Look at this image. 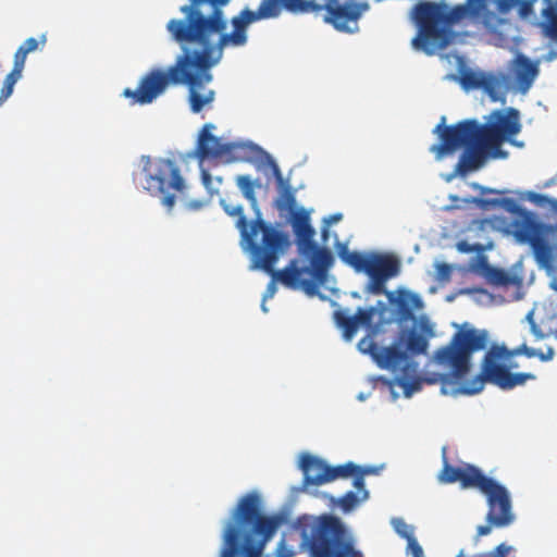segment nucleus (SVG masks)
Here are the masks:
<instances>
[{"mask_svg":"<svg viewBox=\"0 0 557 557\" xmlns=\"http://www.w3.org/2000/svg\"><path fill=\"white\" fill-rule=\"evenodd\" d=\"M220 205L227 215L236 218V227L251 253L253 268L271 269L272 263L277 262L280 256L289 246L288 235L267 223L261 214L256 215L255 220L249 223L242 205H232L224 199L220 201Z\"/></svg>","mask_w":557,"mask_h":557,"instance_id":"obj_5","label":"nucleus"},{"mask_svg":"<svg viewBox=\"0 0 557 557\" xmlns=\"http://www.w3.org/2000/svg\"><path fill=\"white\" fill-rule=\"evenodd\" d=\"M223 54L222 49L190 45L181 85L188 87L187 98L193 113H199L213 103L215 91L206 85L212 82L211 69L221 62Z\"/></svg>","mask_w":557,"mask_h":557,"instance_id":"obj_6","label":"nucleus"},{"mask_svg":"<svg viewBox=\"0 0 557 557\" xmlns=\"http://www.w3.org/2000/svg\"><path fill=\"white\" fill-rule=\"evenodd\" d=\"M487 337L485 330L463 326L447 345L440 347L434 352V361L449 371L442 381L448 383L466 377L471 368L472 355L486 348Z\"/></svg>","mask_w":557,"mask_h":557,"instance_id":"obj_7","label":"nucleus"},{"mask_svg":"<svg viewBox=\"0 0 557 557\" xmlns=\"http://www.w3.org/2000/svg\"><path fill=\"white\" fill-rule=\"evenodd\" d=\"M355 470L350 473L352 475L354 473H360L363 478L368 474H375L377 473V470L373 467H360L354 463Z\"/></svg>","mask_w":557,"mask_h":557,"instance_id":"obj_51","label":"nucleus"},{"mask_svg":"<svg viewBox=\"0 0 557 557\" xmlns=\"http://www.w3.org/2000/svg\"><path fill=\"white\" fill-rule=\"evenodd\" d=\"M201 181L203 186L209 190L212 191V176L207 170H201Z\"/></svg>","mask_w":557,"mask_h":557,"instance_id":"obj_53","label":"nucleus"},{"mask_svg":"<svg viewBox=\"0 0 557 557\" xmlns=\"http://www.w3.org/2000/svg\"><path fill=\"white\" fill-rule=\"evenodd\" d=\"M270 165L272 168V171H273V175L274 177L276 178V182L278 184V187L280 186H283V185H286L287 183H285L284 178H283V175H282V172L278 168V165L275 163V161L271 160L270 161Z\"/></svg>","mask_w":557,"mask_h":557,"instance_id":"obj_50","label":"nucleus"},{"mask_svg":"<svg viewBox=\"0 0 557 557\" xmlns=\"http://www.w3.org/2000/svg\"><path fill=\"white\" fill-rule=\"evenodd\" d=\"M414 14L419 33L412 44L428 54L446 48L450 41L451 26L466 17L480 22L491 33L504 22L488 9L487 0H467L451 9L446 4L424 2L416 5Z\"/></svg>","mask_w":557,"mask_h":557,"instance_id":"obj_3","label":"nucleus"},{"mask_svg":"<svg viewBox=\"0 0 557 557\" xmlns=\"http://www.w3.org/2000/svg\"><path fill=\"white\" fill-rule=\"evenodd\" d=\"M359 504L356 493L349 491L338 499V505L345 512L351 511Z\"/></svg>","mask_w":557,"mask_h":557,"instance_id":"obj_38","label":"nucleus"},{"mask_svg":"<svg viewBox=\"0 0 557 557\" xmlns=\"http://www.w3.org/2000/svg\"><path fill=\"white\" fill-rule=\"evenodd\" d=\"M508 355L509 349L506 346L493 344L482 360L479 375L471 382V386L463 388V392L469 395L480 393L485 382L499 387L511 367L507 364L510 360Z\"/></svg>","mask_w":557,"mask_h":557,"instance_id":"obj_15","label":"nucleus"},{"mask_svg":"<svg viewBox=\"0 0 557 557\" xmlns=\"http://www.w3.org/2000/svg\"><path fill=\"white\" fill-rule=\"evenodd\" d=\"M419 329L421 333L411 330L407 336V351L412 355L425 354L429 346V337L433 336V326L426 317H422L419 320Z\"/></svg>","mask_w":557,"mask_h":557,"instance_id":"obj_24","label":"nucleus"},{"mask_svg":"<svg viewBox=\"0 0 557 557\" xmlns=\"http://www.w3.org/2000/svg\"><path fill=\"white\" fill-rule=\"evenodd\" d=\"M537 352H539V350L531 348V347L527 346L525 344H522L521 346H519L515 349H511V350L509 349L508 356L510 359L513 356H518V355H524L528 358H533V357H537Z\"/></svg>","mask_w":557,"mask_h":557,"instance_id":"obj_41","label":"nucleus"},{"mask_svg":"<svg viewBox=\"0 0 557 557\" xmlns=\"http://www.w3.org/2000/svg\"><path fill=\"white\" fill-rule=\"evenodd\" d=\"M38 40L34 37L26 39L23 45L18 47L14 54V65L24 70L27 54L37 50Z\"/></svg>","mask_w":557,"mask_h":557,"instance_id":"obj_34","label":"nucleus"},{"mask_svg":"<svg viewBox=\"0 0 557 557\" xmlns=\"http://www.w3.org/2000/svg\"><path fill=\"white\" fill-rule=\"evenodd\" d=\"M301 255L310 258V265L300 267L297 259H293L282 270H275L273 262L271 269L263 270L289 289H302L308 295H314L319 285H323L327 278L329 268L333 263V256L326 248L314 245V249L300 251Z\"/></svg>","mask_w":557,"mask_h":557,"instance_id":"obj_8","label":"nucleus"},{"mask_svg":"<svg viewBox=\"0 0 557 557\" xmlns=\"http://www.w3.org/2000/svg\"><path fill=\"white\" fill-rule=\"evenodd\" d=\"M23 69L13 64V69L5 76L2 88L0 90V106H2L7 101V99L11 97L14 90V86L17 83V81L21 79Z\"/></svg>","mask_w":557,"mask_h":557,"instance_id":"obj_30","label":"nucleus"},{"mask_svg":"<svg viewBox=\"0 0 557 557\" xmlns=\"http://www.w3.org/2000/svg\"><path fill=\"white\" fill-rule=\"evenodd\" d=\"M343 262L351 267L357 273H364L369 276L366 292L374 295L386 293L385 283L399 273V261L388 255L376 252L350 251L343 246L338 251Z\"/></svg>","mask_w":557,"mask_h":557,"instance_id":"obj_11","label":"nucleus"},{"mask_svg":"<svg viewBox=\"0 0 557 557\" xmlns=\"http://www.w3.org/2000/svg\"><path fill=\"white\" fill-rule=\"evenodd\" d=\"M278 189L274 207L281 215L290 214L297 210L295 190L288 184L280 186Z\"/></svg>","mask_w":557,"mask_h":557,"instance_id":"obj_27","label":"nucleus"},{"mask_svg":"<svg viewBox=\"0 0 557 557\" xmlns=\"http://www.w3.org/2000/svg\"><path fill=\"white\" fill-rule=\"evenodd\" d=\"M214 128L212 124H205L196 147V157L200 162L205 160H223L225 162H233L238 160L236 151L240 148L238 144L226 143L223 144L220 138L212 135L210 131Z\"/></svg>","mask_w":557,"mask_h":557,"instance_id":"obj_18","label":"nucleus"},{"mask_svg":"<svg viewBox=\"0 0 557 557\" xmlns=\"http://www.w3.org/2000/svg\"><path fill=\"white\" fill-rule=\"evenodd\" d=\"M513 550V547L502 543L496 546L493 550L487 553H481L473 557H508V555Z\"/></svg>","mask_w":557,"mask_h":557,"instance_id":"obj_39","label":"nucleus"},{"mask_svg":"<svg viewBox=\"0 0 557 557\" xmlns=\"http://www.w3.org/2000/svg\"><path fill=\"white\" fill-rule=\"evenodd\" d=\"M533 332H536V325L532 324Z\"/></svg>","mask_w":557,"mask_h":557,"instance_id":"obj_60","label":"nucleus"},{"mask_svg":"<svg viewBox=\"0 0 557 557\" xmlns=\"http://www.w3.org/2000/svg\"><path fill=\"white\" fill-rule=\"evenodd\" d=\"M493 121L480 124L476 120H463L445 126V116L435 127L440 144L433 145L431 151L442 159L460 148L463 152L456 164V172L466 174L480 169L488 156L503 158L502 144L521 131L519 111L509 108L506 113L496 110L492 114Z\"/></svg>","mask_w":557,"mask_h":557,"instance_id":"obj_1","label":"nucleus"},{"mask_svg":"<svg viewBox=\"0 0 557 557\" xmlns=\"http://www.w3.org/2000/svg\"><path fill=\"white\" fill-rule=\"evenodd\" d=\"M289 215L292 220L293 230L311 225L309 213L302 208L295 210Z\"/></svg>","mask_w":557,"mask_h":557,"instance_id":"obj_37","label":"nucleus"},{"mask_svg":"<svg viewBox=\"0 0 557 557\" xmlns=\"http://www.w3.org/2000/svg\"><path fill=\"white\" fill-rule=\"evenodd\" d=\"M487 280L496 286H510L518 283L516 276L509 274L506 270L499 268H491L487 272Z\"/></svg>","mask_w":557,"mask_h":557,"instance_id":"obj_31","label":"nucleus"},{"mask_svg":"<svg viewBox=\"0 0 557 557\" xmlns=\"http://www.w3.org/2000/svg\"><path fill=\"white\" fill-rule=\"evenodd\" d=\"M555 350L552 347H548L546 352L539 351L537 358H540L542 361H549L554 358Z\"/></svg>","mask_w":557,"mask_h":557,"instance_id":"obj_54","label":"nucleus"},{"mask_svg":"<svg viewBox=\"0 0 557 557\" xmlns=\"http://www.w3.org/2000/svg\"><path fill=\"white\" fill-rule=\"evenodd\" d=\"M527 199L539 206H543L550 202V199L547 196L534 191H528Z\"/></svg>","mask_w":557,"mask_h":557,"instance_id":"obj_47","label":"nucleus"},{"mask_svg":"<svg viewBox=\"0 0 557 557\" xmlns=\"http://www.w3.org/2000/svg\"><path fill=\"white\" fill-rule=\"evenodd\" d=\"M535 379L536 376L532 373H511L508 371L499 387L503 389H511L518 385H523L527 381H532Z\"/></svg>","mask_w":557,"mask_h":557,"instance_id":"obj_35","label":"nucleus"},{"mask_svg":"<svg viewBox=\"0 0 557 557\" xmlns=\"http://www.w3.org/2000/svg\"><path fill=\"white\" fill-rule=\"evenodd\" d=\"M360 351L369 354L381 369L396 372L407 368L408 352L401 346V339L388 347H380L372 338L366 336L358 343Z\"/></svg>","mask_w":557,"mask_h":557,"instance_id":"obj_17","label":"nucleus"},{"mask_svg":"<svg viewBox=\"0 0 557 557\" xmlns=\"http://www.w3.org/2000/svg\"><path fill=\"white\" fill-rule=\"evenodd\" d=\"M180 8L182 18H172L166 24V30L175 42L222 49L233 46L242 47L247 44L248 26L271 16L260 15L263 3L261 0L257 11L243 9L231 18L232 32L226 33L228 20L223 10L231 0H188Z\"/></svg>","mask_w":557,"mask_h":557,"instance_id":"obj_2","label":"nucleus"},{"mask_svg":"<svg viewBox=\"0 0 557 557\" xmlns=\"http://www.w3.org/2000/svg\"><path fill=\"white\" fill-rule=\"evenodd\" d=\"M555 289L557 290V284H556V286H555Z\"/></svg>","mask_w":557,"mask_h":557,"instance_id":"obj_62","label":"nucleus"},{"mask_svg":"<svg viewBox=\"0 0 557 557\" xmlns=\"http://www.w3.org/2000/svg\"><path fill=\"white\" fill-rule=\"evenodd\" d=\"M342 219H343L342 213H334V214L329 215L326 219H324V225L321 231L322 239L324 242L327 240L330 225L339 222Z\"/></svg>","mask_w":557,"mask_h":557,"instance_id":"obj_42","label":"nucleus"},{"mask_svg":"<svg viewBox=\"0 0 557 557\" xmlns=\"http://www.w3.org/2000/svg\"><path fill=\"white\" fill-rule=\"evenodd\" d=\"M483 474L482 470L474 465L463 463L460 467H455L444 457V465L438 474V480L445 484L458 482L462 488H475Z\"/></svg>","mask_w":557,"mask_h":557,"instance_id":"obj_21","label":"nucleus"},{"mask_svg":"<svg viewBox=\"0 0 557 557\" xmlns=\"http://www.w3.org/2000/svg\"><path fill=\"white\" fill-rule=\"evenodd\" d=\"M236 185L249 201L256 215H260L261 211L256 197V189L261 187L259 180H252L250 175H238L235 178Z\"/></svg>","mask_w":557,"mask_h":557,"instance_id":"obj_26","label":"nucleus"},{"mask_svg":"<svg viewBox=\"0 0 557 557\" xmlns=\"http://www.w3.org/2000/svg\"><path fill=\"white\" fill-rule=\"evenodd\" d=\"M504 203L506 209L516 215L511 223L516 239L530 245L539 264L549 267L553 262V252L548 237L555 231L554 226L541 222L535 213L518 206L511 199L504 200Z\"/></svg>","mask_w":557,"mask_h":557,"instance_id":"obj_10","label":"nucleus"},{"mask_svg":"<svg viewBox=\"0 0 557 557\" xmlns=\"http://www.w3.org/2000/svg\"><path fill=\"white\" fill-rule=\"evenodd\" d=\"M517 5H519V14L522 17L529 16L533 11V0H520Z\"/></svg>","mask_w":557,"mask_h":557,"instance_id":"obj_49","label":"nucleus"},{"mask_svg":"<svg viewBox=\"0 0 557 557\" xmlns=\"http://www.w3.org/2000/svg\"><path fill=\"white\" fill-rule=\"evenodd\" d=\"M375 308H358L354 315H349L346 311L337 310L334 312L336 325L343 331L346 341H350L360 326L371 327L375 315Z\"/></svg>","mask_w":557,"mask_h":557,"instance_id":"obj_22","label":"nucleus"},{"mask_svg":"<svg viewBox=\"0 0 557 557\" xmlns=\"http://www.w3.org/2000/svg\"><path fill=\"white\" fill-rule=\"evenodd\" d=\"M541 27L546 37L557 41V3L542 10Z\"/></svg>","mask_w":557,"mask_h":557,"instance_id":"obj_28","label":"nucleus"},{"mask_svg":"<svg viewBox=\"0 0 557 557\" xmlns=\"http://www.w3.org/2000/svg\"><path fill=\"white\" fill-rule=\"evenodd\" d=\"M294 233L299 252L314 249V245H317L313 239L315 232L311 225L295 228Z\"/></svg>","mask_w":557,"mask_h":557,"instance_id":"obj_29","label":"nucleus"},{"mask_svg":"<svg viewBox=\"0 0 557 557\" xmlns=\"http://www.w3.org/2000/svg\"><path fill=\"white\" fill-rule=\"evenodd\" d=\"M354 486L362 493V499L369 497V492L364 488V478L360 473H354Z\"/></svg>","mask_w":557,"mask_h":557,"instance_id":"obj_46","label":"nucleus"},{"mask_svg":"<svg viewBox=\"0 0 557 557\" xmlns=\"http://www.w3.org/2000/svg\"><path fill=\"white\" fill-rule=\"evenodd\" d=\"M457 249L462 253L481 252L483 246L481 244H469L467 240H460L457 243Z\"/></svg>","mask_w":557,"mask_h":557,"instance_id":"obj_43","label":"nucleus"},{"mask_svg":"<svg viewBox=\"0 0 557 557\" xmlns=\"http://www.w3.org/2000/svg\"><path fill=\"white\" fill-rule=\"evenodd\" d=\"M519 2H517L515 0H497L496 8L500 14H507Z\"/></svg>","mask_w":557,"mask_h":557,"instance_id":"obj_48","label":"nucleus"},{"mask_svg":"<svg viewBox=\"0 0 557 557\" xmlns=\"http://www.w3.org/2000/svg\"><path fill=\"white\" fill-rule=\"evenodd\" d=\"M398 385L403 387L405 396L409 397L414 391L420 388L419 381L409 382L405 379L398 380Z\"/></svg>","mask_w":557,"mask_h":557,"instance_id":"obj_44","label":"nucleus"},{"mask_svg":"<svg viewBox=\"0 0 557 557\" xmlns=\"http://www.w3.org/2000/svg\"><path fill=\"white\" fill-rule=\"evenodd\" d=\"M407 553L411 554L412 557H425L423 549L416 537L407 542Z\"/></svg>","mask_w":557,"mask_h":557,"instance_id":"obj_45","label":"nucleus"},{"mask_svg":"<svg viewBox=\"0 0 557 557\" xmlns=\"http://www.w3.org/2000/svg\"><path fill=\"white\" fill-rule=\"evenodd\" d=\"M338 0H267L263 3L260 15L278 17L283 11L290 13H305L309 11H322Z\"/></svg>","mask_w":557,"mask_h":557,"instance_id":"obj_20","label":"nucleus"},{"mask_svg":"<svg viewBox=\"0 0 557 557\" xmlns=\"http://www.w3.org/2000/svg\"><path fill=\"white\" fill-rule=\"evenodd\" d=\"M436 280L438 282H448L453 274V267L448 263H437L436 264Z\"/></svg>","mask_w":557,"mask_h":557,"instance_id":"obj_40","label":"nucleus"},{"mask_svg":"<svg viewBox=\"0 0 557 557\" xmlns=\"http://www.w3.org/2000/svg\"><path fill=\"white\" fill-rule=\"evenodd\" d=\"M396 308L401 321L414 319V310L423 308V301L418 294L401 290L396 300Z\"/></svg>","mask_w":557,"mask_h":557,"instance_id":"obj_25","label":"nucleus"},{"mask_svg":"<svg viewBox=\"0 0 557 557\" xmlns=\"http://www.w3.org/2000/svg\"><path fill=\"white\" fill-rule=\"evenodd\" d=\"M480 89H483L493 101H498L503 92V82L495 76L485 74Z\"/></svg>","mask_w":557,"mask_h":557,"instance_id":"obj_33","label":"nucleus"},{"mask_svg":"<svg viewBox=\"0 0 557 557\" xmlns=\"http://www.w3.org/2000/svg\"><path fill=\"white\" fill-rule=\"evenodd\" d=\"M232 520L224 531L220 557H262L265 545L281 524L277 516L263 515L261 499L256 493L239 499Z\"/></svg>","mask_w":557,"mask_h":557,"instance_id":"obj_4","label":"nucleus"},{"mask_svg":"<svg viewBox=\"0 0 557 557\" xmlns=\"http://www.w3.org/2000/svg\"><path fill=\"white\" fill-rule=\"evenodd\" d=\"M555 59H557V51L555 50H549L548 53L545 55L546 61H553Z\"/></svg>","mask_w":557,"mask_h":557,"instance_id":"obj_55","label":"nucleus"},{"mask_svg":"<svg viewBox=\"0 0 557 557\" xmlns=\"http://www.w3.org/2000/svg\"><path fill=\"white\" fill-rule=\"evenodd\" d=\"M539 61H532L524 54H518L513 61V77L521 92H527L539 75Z\"/></svg>","mask_w":557,"mask_h":557,"instance_id":"obj_23","label":"nucleus"},{"mask_svg":"<svg viewBox=\"0 0 557 557\" xmlns=\"http://www.w3.org/2000/svg\"><path fill=\"white\" fill-rule=\"evenodd\" d=\"M272 281H273V282H272L271 284H269V286H268V294H269V297H272V296H273V294H274V292H275V287H274V285H273V283H274L275 281H274L273 278H272Z\"/></svg>","mask_w":557,"mask_h":557,"instance_id":"obj_56","label":"nucleus"},{"mask_svg":"<svg viewBox=\"0 0 557 557\" xmlns=\"http://www.w3.org/2000/svg\"><path fill=\"white\" fill-rule=\"evenodd\" d=\"M176 44L180 46L182 53L176 58L174 64L169 66L166 71L162 69L150 70L141 76L135 90L131 88L123 90V96L131 99L133 104H149L163 95L170 85H181L190 44Z\"/></svg>","mask_w":557,"mask_h":557,"instance_id":"obj_12","label":"nucleus"},{"mask_svg":"<svg viewBox=\"0 0 557 557\" xmlns=\"http://www.w3.org/2000/svg\"><path fill=\"white\" fill-rule=\"evenodd\" d=\"M190 207L194 208V209H198V208H200V203H197V205L193 203V205H190Z\"/></svg>","mask_w":557,"mask_h":557,"instance_id":"obj_58","label":"nucleus"},{"mask_svg":"<svg viewBox=\"0 0 557 557\" xmlns=\"http://www.w3.org/2000/svg\"><path fill=\"white\" fill-rule=\"evenodd\" d=\"M544 2L546 3L545 8H549L557 4V0H544Z\"/></svg>","mask_w":557,"mask_h":557,"instance_id":"obj_57","label":"nucleus"},{"mask_svg":"<svg viewBox=\"0 0 557 557\" xmlns=\"http://www.w3.org/2000/svg\"><path fill=\"white\" fill-rule=\"evenodd\" d=\"M475 488L486 497V522L494 524L495 528H506L513 522L510 495L504 485L483 474Z\"/></svg>","mask_w":557,"mask_h":557,"instance_id":"obj_14","label":"nucleus"},{"mask_svg":"<svg viewBox=\"0 0 557 557\" xmlns=\"http://www.w3.org/2000/svg\"><path fill=\"white\" fill-rule=\"evenodd\" d=\"M300 468L306 486H319L338 478H349L355 470L354 462L331 467L324 460L309 454L302 456Z\"/></svg>","mask_w":557,"mask_h":557,"instance_id":"obj_16","label":"nucleus"},{"mask_svg":"<svg viewBox=\"0 0 557 557\" xmlns=\"http://www.w3.org/2000/svg\"><path fill=\"white\" fill-rule=\"evenodd\" d=\"M393 527L395 532L405 539L407 542L414 537L413 528L405 522L401 518H396L393 520Z\"/></svg>","mask_w":557,"mask_h":557,"instance_id":"obj_36","label":"nucleus"},{"mask_svg":"<svg viewBox=\"0 0 557 557\" xmlns=\"http://www.w3.org/2000/svg\"><path fill=\"white\" fill-rule=\"evenodd\" d=\"M484 75L482 72L466 69L460 73L459 83L466 90L480 89Z\"/></svg>","mask_w":557,"mask_h":557,"instance_id":"obj_32","label":"nucleus"},{"mask_svg":"<svg viewBox=\"0 0 557 557\" xmlns=\"http://www.w3.org/2000/svg\"><path fill=\"white\" fill-rule=\"evenodd\" d=\"M492 528H495L494 524L488 523V522L485 525H479L476 529L475 541H478L481 536L490 534L492 531Z\"/></svg>","mask_w":557,"mask_h":557,"instance_id":"obj_52","label":"nucleus"},{"mask_svg":"<svg viewBox=\"0 0 557 557\" xmlns=\"http://www.w3.org/2000/svg\"><path fill=\"white\" fill-rule=\"evenodd\" d=\"M456 557H462V552H461V553H459V555H457Z\"/></svg>","mask_w":557,"mask_h":557,"instance_id":"obj_61","label":"nucleus"},{"mask_svg":"<svg viewBox=\"0 0 557 557\" xmlns=\"http://www.w3.org/2000/svg\"><path fill=\"white\" fill-rule=\"evenodd\" d=\"M310 552L312 557H363L355 548V539L344 522L336 516H321L311 530Z\"/></svg>","mask_w":557,"mask_h":557,"instance_id":"obj_9","label":"nucleus"},{"mask_svg":"<svg viewBox=\"0 0 557 557\" xmlns=\"http://www.w3.org/2000/svg\"><path fill=\"white\" fill-rule=\"evenodd\" d=\"M368 9V3L349 1L339 4L337 1L325 9V22L332 24L337 30L355 33L358 30L359 18Z\"/></svg>","mask_w":557,"mask_h":557,"instance_id":"obj_19","label":"nucleus"},{"mask_svg":"<svg viewBox=\"0 0 557 557\" xmlns=\"http://www.w3.org/2000/svg\"><path fill=\"white\" fill-rule=\"evenodd\" d=\"M41 42H42V44H45V42H46V37H45V36H42V37H41Z\"/></svg>","mask_w":557,"mask_h":557,"instance_id":"obj_59","label":"nucleus"},{"mask_svg":"<svg viewBox=\"0 0 557 557\" xmlns=\"http://www.w3.org/2000/svg\"><path fill=\"white\" fill-rule=\"evenodd\" d=\"M141 160L145 173L144 188L150 195L161 197L162 205L172 209L175 203V196L170 191L184 194L186 189L178 165L174 161L164 158L152 160L148 156H143Z\"/></svg>","mask_w":557,"mask_h":557,"instance_id":"obj_13","label":"nucleus"}]
</instances>
